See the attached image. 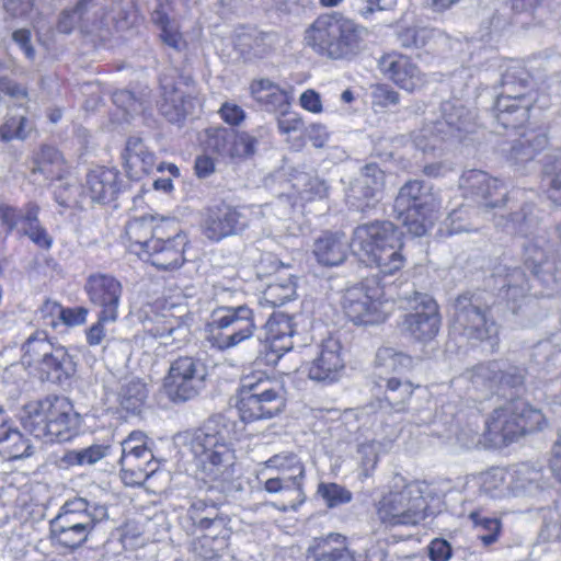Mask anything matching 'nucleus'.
Segmentation results:
<instances>
[{"label":"nucleus","mask_w":561,"mask_h":561,"mask_svg":"<svg viewBox=\"0 0 561 561\" xmlns=\"http://www.w3.org/2000/svg\"><path fill=\"white\" fill-rule=\"evenodd\" d=\"M401 232L390 221H374L357 226L350 249L360 262L392 275L404 265L401 254Z\"/></svg>","instance_id":"obj_1"},{"label":"nucleus","mask_w":561,"mask_h":561,"mask_svg":"<svg viewBox=\"0 0 561 561\" xmlns=\"http://www.w3.org/2000/svg\"><path fill=\"white\" fill-rule=\"evenodd\" d=\"M23 426L46 443L67 442L81 425V416L66 397L49 396L25 408Z\"/></svg>","instance_id":"obj_2"},{"label":"nucleus","mask_w":561,"mask_h":561,"mask_svg":"<svg viewBox=\"0 0 561 561\" xmlns=\"http://www.w3.org/2000/svg\"><path fill=\"white\" fill-rule=\"evenodd\" d=\"M389 490L375 504L379 520L388 526H415L424 520L427 501L425 485L408 481L401 474H394Z\"/></svg>","instance_id":"obj_3"},{"label":"nucleus","mask_w":561,"mask_h":561,"mask_svg":"<svg viewBox=\"0 0 561 561\" xmlns=\"http://www.w3.org/2000/svg\"><path fill=\"white\" fill-rule=\"evenodd\" d=\"M107 517L105 505L91 504L83 497L68 500L50 520L51 539L61 547L76 549L89 539L96 524Z\"/></svg>","instance_id":"obj_4"},{"label":"nucleus","mask_w":561,"mask_h":561,"mask_svg":"<svg viewBox=\"0 0 561 561\" xmlns=\"http://www.w3.org/2000/svg\"><path fill=\"white\" fill-rule=\"evenodd\" d=\"M186 445L203 479L218 481L231 478L236 455L226 433L208 423L190 434Z\"/></svg>","instance_id":"obj_5"},{"label":"nucleus","mask_w":561,"mask_h":561,"mask_svg":"<svg viewBox=\"0 0 561 561\" xmlns=\"http://www.w3.org/2000/svg\"><path fill=\"white\" fill-rule=\"evenodd\" d=\"M502 87L495 102L496 119L505 128H517L528 121L536 102L530 75L518 61H511L502 75Z\"/></svg>","instance_id":"obj_6"},{"label":"nucleus","mask_w":561,"mask_h":561,"mask_svg":"<svg viewBox=\"0 0 561 561\" xmlns=\"http://www.w3.org/2000/svg\"><path fill=\"white\" fill-rule=\"evenodd\" d=\"M286 404V391L276 379L257 371L241 379L237 409L244 422L271 419Z\"/></svg>","instance_id":"obj_7"},{"label":"nucleus","mask_w":561,"mask_h":561,"mask_svg":"<svg viewBox=\"0 0 561 561\" xmlns=\"http://www.w3.org/2000/svg\"><path fill=\"white\" fill-rule=\"evenodd\" d=\"M546 425L542 412L524 400H514L495 409L485 422L489 439L494 445H507Z\"/></svg>","instance_id":"obj_8"},{"label":"nucleus","mask_w":561,"mask_h":561,"mask_svg":"<svg viewBox=\"0 0 561 561\" xmlns=\"http://www.w3.org/2000/svg\"><path fill=\"white\" fill-rule=\"evenodd\" d=\"M439 207L433 187L417 180L405 183L394 202L398 219L415 237L424 236L432 228Z\"/></svg>","instance_id":"obj_9"},{"label":"nucleus","mask_w":561,"mask_h":561,"mask_svg":"<svg viewBox=\"0 0 561 561\" xmlns=\"http://www.w3.org/2000/svg\"><path fill=\"white\" fill-rule=\"evenodd\" d=\"M207 327L208 341L219 351L237 347L256 331L253 310L245 305L215 309Z\"/></svg>","instance_id":"obj_10"},{"label":"nucleus","mask_w":561,"mask_h":561,"mask_svg":"<svg viewBox=\"0 0 561 561\" xmlns=\"http://www.w3.org/2000/svg\"><path fill=\"white\" fill-rule=\"evenodd\" d=\"M148 436L140 431L131 432L122 443L118 460L122 480L126 485H140L158 469L148 446Z\"/></svg>","instance_id":"obj_11"},{"label":"nucleus","mask_w":561,"mask_h":561,"mask_svg":"<svg viewBox=\"0 0 561 561\" xmlns=\"http://www.w3.org/2000/svg\"><path fill=\"white\" fill-rule=\"evenodd\" d=\"M383 290L375 279L346 289L343 308L346 316L358 324H373L386 318Z\"/></svg>","instance_id":"obj_12"},{"label":"nucleus","mask_w":561,"mask_h":561,"mask_svg":"<svg viewBox=\"0 0 561 561\" xmlns=\"http://www.w3.org/2000/svg\"><path fill=\"white\" fill-rule=\"evenodd\" d=\"M405 301L409 312L402 317L401 331L419 342L425 343L433 340L440 324L435 300L427 294L414 293Z\"/></svg>","instance_id":"obj_13"},{"label":"nucleus","mask_w":561,"mask_h":561,"mask_svg":"<svg viewBox=\"0 0 561 561\" xmlns=\"http://www.w3.org/2000/svg\"><path fill=\"white\" fill-rule=\"evenodd\" d=\"M187 243V236L180 230L178 222L169 219L163 228H158L144 259L162 271L180 268L185 262Z\"/></svg>","instance_id":"obj_14"},{"label":"nucleus","mask_w":561,"mask_h":561,"mask_svg":"<svg viewBox=\"0 0 561 561\" xmlns=\"http://www.w3.org/2000/svg\"><path fill=\"white\" fill-rule=\"evenodd\" d=\"M451 329L469 340L489 341L491 346L495 345L499 333L496 323L467 295L455 301Z\"/></svg>","instance_id":"obj_15"},{"label":"nucleus","mask_w":561,"mask_h":561,"mask_svg":"<svg viewBox=\"0 0 561 561\" xmlns=\"http://www.w3.org/2000/svg\"><path fill=\"white\" fill-rule=\"evenodd\" d=\"M463 114L465 108L456 102L442 103V118L426 117L427 123L413 137L415 147L423 152L438 149L443 140L455 137L465 127Z\"/></svg>","instance_id":"obj_16"},{"label":"nucleus","mask_w":561,"mask_h":561,"mask_svg":"<svg viewBox=\"0 0 561 561\" xmlns=\"http://www.w3.org/2000/svg\"><path fill=\"white\" fill-rule=\"evenodd\" d=\"M205 378L206 367L201 360L188 356L179 357L170 366L164 388L173 401H187L204 388Z\"/></svg>","instance_id":"obj_17"},{"label":"nucleus","mask_w":561,"mask_h":561,"mask_svg":"<svg viewBox=\"0 0 561 561\" xmlns=\"http://www.w3.org/2000/svg\"><path fill=\"white\" fill-rule=\"evenodd\" d=\"M39 206L28 202L19 209L0 199V225L8 232L16 231L21 236L28 237L35 244L48 249L51 238L38 219Z\"/></svg>","instance_id":"obj_18"},{"label":"nucleus","mask_w":561,"mask_h":561,"mask_svg":"<svg viewBox=\"0 0 561 561\" xmlns=\"http://www.w3.org/2000/svg\"><path fill=\"white\" fill-rule=\"evenodd\" d=\"M459 187L466 199L485 209L501 208L507 196L504 183L481 170L463 172L459 180Z\"/></svg>","instance_id":"obj_19"},{"label":"nucleus","mask_w":561,"mask_h":561,"mask_svg":"<svg viewBox=\"0 0 561 561\" xmlns=\"http://www.w3.org/2000/svg\"><path fill=\"white\" fill-rule=\"evenodd\" d=\"M344 368L342 345L339 340L333 337H329L318 345L314 357L305 365L309 379L322 383L337 381L342 377Z\"/></svg>","instance_id":"obj_20"},{"label":"nucleus","mask_w":561,"mask_h":561,"mask_svg":"<svg viewBox=\"0 0 561 561\" xmlns=\"http://www.w3.org/2000/svg\"><path fill=\"white\" fill-rule=\"evenodd\" d=\"M84 290L92 305L99 307L104 319H117L123 286L108 274L95 273L88 277Z\"/></svg>","instance_id":"obj_21"},{"label":"nucleus","mask_w":561,"mask_h":561,"mask_svg":"<svg viewBox=\"0 0 561 561\" xmlns=\"http://www.w3.org/2000/svg\"><path fill=\"white\" fill-rule=\"evenodd\" d=\"M247 218L241 210L229 205L208 208L203 220V233L211 241L241 232L247 227Z\"/></svg>","instance_id":"obj_22"},{"label":"nucleus","mask_w":561,"mask_h":561,"mask_svg":"<svg viewBox=\"0 0 561 561\" xmlns=\"http://www.w3.org/2000/svg\"><path fill=\"white\" fill-rule=\"evenodd\" d=\"M379 69L385 77L408 92H413L426 83L425 75L401 54L383 55L379 60Z\"/></svg>","instance_id":"obj_23"},{"label":"nucleus","mask_w":561,"mask_h":561,"mask_svg":"<svg viewBox=\"0 0 561 561\" xmlns=\"http://www.w3.org/2000/svg\"><path fill=\"white\" fill-rule=\"evenodd\" d=\"M383 187V171L377 164H367L351 185L347 202L352 207L364 209L381 197Z\"/></svg>","instance_id":"obj_24"},{"label":"nucleus","mask_w":561,"mask_h":561,"mask_svg":"<svg viewBox=\"0 0 561 561\" xmlns=\"http://www.w3.org/2000/svg\"><path fill=\"white\" fill-rule=\"evenodd\" d=\"M168 220L154 216H142L128 220L124 234L128 251L139 257H145L146 251L156 238L158 228H163Z\"/></svg>","instance_id":"obj_25"},{"label":"nucleus","mask_w":561,"mask_h":561,"mask_svg":"<svg viewBox=\"0 0 561 561\" xmlns=\"http://www.w3.org/2000/svg\"><path fill=\"white\" fill-rule=\"evenodd\" d=\"M205 534L192 543L194 554L202 561H219L229 546L231 529L228 522H214L213 527H204Z\"/></svg>","instance_id":"obj_26"},{"label":"nucleus","mask_w":561,"mask_h":561,"mask_svg":"<svg viewBox=\"0 0 561 561\" xmlns=\"http://www.w3.org/2000/svg\"><path fill=\"white\" fill-rule=\"evenodd\" d=\"M85 193L90 203L112 201L119 191V172L113 168L98 167L85 178Z\"/></svg>","instance_id":"obj_27"},{"label":"nucleus","mask_w":561,"mask_h":561,"mask_svg":"<svg viewBox=\"0 0 561 561\" xmlns=\"http://www.w3.org/2000/svg\"><path fill=\"white\" fill-rule=\"evenodd\" d=\"M250 93L255 102L266 112L286 114L291 95L268 79L255 80L250 85Z\"/></svg>","instance_id":"obj_28"},{"label":"nucleus","mask_w":561,"mask_h":561,"mask_svg":"<svg viewBox=\"0 0 561 561\" xmlns=\"http://www.w3.org/2000/svg\"><path fill=\"white\" fill-rule=\"evenodd\" d=\"M307 561H364L357 560L345 545V538L339 534H330L325 538L316 539L306 553Z\"/></svg>","instance_id":"obj_29"},{"label":"nucleus","mask_w":561,"mask_h":561,"mask_svg":"<svg viewBox=\"0 0 561 561\" xmlns=\"http://www.w3.org/2000/svg\"><path fill=\"white\" fill-rule=\"evenodd\" d=\"M524 377L520 374H503L497 363H488L479 365L471 375L472 386L485 393H493L500 383L511 387L522 385Z\"/></svg>","instance_id":"obj_30"},{"label":"nucleus","mask_w":561,"mask_h":561,"mask_svg":"<svg viewBox=\"0 0 561 561\" xmlns=\"http://www.w3.org/2000/svg\"><path fill=\"white\" fill-rule=\"evenodd\" d=\"M125 168L131 179H139L156 168V156L138 137H130L126 142Z\"/></svg>","instance_id":"obj_31"},{"label":"nucleus","mask_w":561,"mask_h":561,"mask_svg":"<svg viewBox=\"0 0 561 561\" xmlns=\"http://www.w3.org/2000/svg\"><path fill=\"white\" fill-rule=\"evenodd\" d=\"M36 371L42 379L61 383L75 374L76 364L64 346H54Z\"/></svg>","instance_id":"obj_32"},{"label":"nucleus","mask_w":561,"mask_h":561,"mask_svg":"<svg viewBox=\"0 0 561 561\" xmlns=\"http://www.w3.org/2000/svg\"><path fill=\"white\" fill-rule=\"evenodd\" d=\"M316 53L332 59L347 58L360 50V37H307Z\"/></svg>","instance_id":"obj_33"},{"label":"nucleus","mask_w":561,"mask_h":561,"mask_svg":"<svg viewBox=\"0 0 561 561\" xmlns=\"http://www.w3.org/2000/svg\"><path fill=\"white\" fill-rule=\"evenodd\" d=\"M350 244L343 233H324L313 245V253L323 265H339L346 259Z\"/></svg>","instance_id":"obj_34"},{"label":"nucleus","mask_w":561,"mask_h":561,"mask_svg":"<svg viewBox=\"0 0 561 561\" xmlns=\"http://www.w3.org/2000/svg\"><path fill=\"white\" fill-rule=\"evenodd\" d=\"M69 168L62 154L54 147L44 146L34 160L33 176L41 174L46 181H62L69 174ZM37 181V178L34 179Z\"/></svg>","instance_id":"obj_35"},{"label":"nucleus","mask_w":561,"mask_h":561,"mask_svg":"<svg viewBox=\"0 0 561 561\" xmlns=\"http://www.w3.org/2000/svg\"><path fill=\"white\" fill-rule=\"evenodd\" d=\"M147 331L157 339L162 340L165 346L175 344L180 347L188 337V327L172 316H157Z\"/></svg>","instance_id":"obj_36"},{"label":"nucleus","mask_w":561,"mask_h":561,"mask_svg":"<svg viewBox=\"0 0 561 561\" xmlns=\"http://www.w3.org/2000/svg\"><path fill=\"white\" fill-rule=\"evenodd\" d=\"M268 339L275 351H289L293 348L290 339L296 333L294 317L279 312L273 314L266 323Z\"/></svg>","instance_id":"obj_37"},{"label":"nucleus","mask_w":561,"mask_h":561,"mask_svg":"<svg viewBox=\"0 0 561 561\" xmlns=\"http://www.w3.org/2000/svg\"><path fill=\"white\" fill-rule=\"evenodd\" d=\"M305 476H295L294 471H279L276 476H272L264 482V490L268 493L291 492L294 499L289 504V508L296 511L304 501Z\"/></svg>","instance_id":"obj_38"},{"label":"nucleus","mask_w":561,"mask_h":561,"mask_svg":"<svg viewBox=\"0 0 561 561\" xmlns=\"http://www.w3.org/2000/svg\"><path fill=\"white\" fill-rule=\"evenodd\" d=\"M162 89L163 100L160 110L170 122L178 123L193 112L194 100L192 98H186L178 89L169 87L167 83H162Z\"/></svg>","instance_id":"obj_39"},{"label":"nucleus","mask_w":561,"mask_h":561,"mask_svg":"<svg viewBox=\"0 0 561 561\" xmlns=\"http://www.w3.org/2000/svg\"><path fill=\"white\" fill-rule=\"evenodd\" d=\"M54 188L56 203L65 208H83L88 202L84 185L80 187L76 176L67 174Z\"/></svg>","instance_id":"obj_40"},{"label":"nucleus","mask_w":561,"mask_h":561,"mask_svg":"<svg viewBox=\"0 0 561 561\" xmlns=\"http://www.w3.org/2000/svg\"><path fill=\"white\" fill-rule=\"evenodd\" d=\"M502 291V297L507 300V305L513 313H517L526 302L527 293L529 290L528 280L525 273L520 268H513L507 274V283Z\"/></svg>","instance_id":"obj_41"},{"label":"nucleus","mask_w":561,"mask_h":561,"mask_svg":"<svg viewBox=\"0 0 561 561\" xmlns=\"http://www.w3.org/2000/svg\"><path fill=\"white\" fill-rule=\"evenodd\" d=\"M53 348L54 345L47 340L46 332L36 331L22 346V364L36 370Z\"/></svg>","instance_id":"obj_42"},{"label":"nucleus","mask_w":561,"mask_h":561,"mask_svg":"<svg viewBox=\"0 0 561 561\" xmlns=\"http://www.w3.org/2000/svg\"><path fill=\"white\" fill-rule=\"evenodd\" d=\"M148 394L147 385L139 378H126L122 381L117 400L123 409L139 411Z\"/></svg>","instance_id":"obj_43"},{"label":"nucleus","mask_w":561,"mask_h":561,"mask_svg":"<svg viewBox=\"0 0 561 561\" xmlns=\"http://www.w3.org/2000/svg\"><path fill=\"white\" fill-rule=\"evenodd\" d=\"M320 35H355L356 24L340 13L320 15L311 25Z\"/></svg>","instance_id":"obj_44"},{"label":"nucleus","mask_w":561,"mask_h":561,"mask_svg":"<svg viewBox=\"0 0 561 561\" xmlns=\"http://www.w3.org/2000/svg\"><path fill=\"white\" fill-rule=\"evenodd\" d=\"M507 476L511 479L508 488L514 495L531 494L539 489L541 473L528 465L518 466Z\"/></svg>","instance_id":"obj_45"},{"label":"nucleus","mask_w":561,"mask_h":561,"mask_svg":"<svg viewBox=\"0 0 561 561\" xmlns=\"http://www.w3.org/2000/svg\"><path fill=\"white\" fill-rule=\"evenodd\" d=\"M291 187L295 195L301 201L308 202L313 198H322L327 195L328 185L317 176L305 172H298L293 175Z\"/></svg>","instance_id":"obj_46"},{"label":"nucleus","mask_w":561,"mask_h":561,"mask_svg":"<svg viewBox=\"0 0 561 561\" xmlns=\"http://www.w3.org/2000/svg\"><path fill=\"white\" fill-rule=\"evenodd\" d=\"M296 295V283L291 274L285 273L284 276L270 283L263 293V299L273 307L282 306L291 300Z\"/></svg>","instance_id":"obj_47"},{"label":"nucleus","mask_w":561,"mask_h":561,"mask_svg":"<svg viewBox=\"0 0 561 561\" xmlns=\"http://www.w3.org/2000/svg\"><path fill=\"white\" fill-rule=\"evenodd\" d=\"M468 517L484 546H490L497 541L502 528L499 518L488 516L482 511H471Z\"/></svg>","instance_id":"obj_48"},{"label":"nucleus","mask_w":561,"mask_h":561,"mask_svg":"<svg viewBox=\"0 0 561 561\" xmlns=\"http://www.w3.org/2000/svg\"><path fill=\"white\" fill-rule=\"evenodd\" d=\"M376 366L385 371L401 373L413 366V358L392 347H381L376 354Z\"/></svg>","instance_id":"obj_49"},{"label":"nucleus","mask_w":561,"mask_h":561,"mask_svg":"<svg viewBox=\"0 0 561 561\" xmlns=\"http://www.w3.org/2000/svg\"><path fill=\"white\" fill-rule=\"evenodd\" d=\"M265 471H294L295 476H305V465L293 451L278 453L262 463L261 473Z\"/></svg>","instance_id":"obj_50"},{"label":"nucleus","mask_w":561,"mask_h":561,"mask_svg":"<svg viewBox=\"0 0 561 561\" xmlns=\"http://www.w3.org/2000/svg\"><path fill=\"white\" fill-rule=\"evenodd\" d=\"M188 515L192 522L199 528L211 526L214 522H228L225 517L218 515L214 503H208L205 499L196 497L191 502Z\"/></svg>","instance_id":"obj_51"},{"label":"nucleus","mask_w":561,"mask_h":561,"mask_svg":"<svg viewBox=\"0 0 561 561\" xmlns=\"http://www.w3.org/2000/svg\"><path fill=\"white\" fill-rule=\"evenodd\" d=\"M542 183L549 197L561 205V157H549L543 167Z\"/></svg>","instance_id":"obj_52"},{"label":"nucleus","mask_w":561,"mask_h":561,"mask_svg":"<svg viewBox=\"0 0 561 561\" xmlns=\"http://www.w3.org/2000/svg\"><path fill=\"white\" fill-rule=\"evenodd\" d=\"M546 145L547 138L541 134L520 138L513 145L511 158L516 162L529 161L535 157L537 151L545 148Z\"/></svg>","instance_id":"obj_53"},{"label":"nucleus","mask_w":561,"mask_h":561,"mask_svg":"<svg viewBox=\"0 0 561 561\" xmlns=\"http://www.w3.org/2000/svg\"><path fill=\"white\" fill-rule=\"evenodd\" d=\"M228 147L221 152L232 158H245L254 153L256 140L248 133L227 134Z\"/></svg>","instance_id":"obj_54"},{"label":"nucleus","mask_w":561,"mask_h":561,"mask_svg":"<svg viewBox=\"0 0 561 561\" xmlns=\"http://www.w3.org/2000/svg\"><path fill=\"white\" fill-rule=\"evenodd\" d=\"M525 264L536 276L542 277L546 282L548 279L545 278V275L551 274L553 270V263L547 257L545 251L535 244L525 247Z\"/></svg>","instance_id":"obj_55"},{"label":"nucleus","mask_w":561,"mask_h":561,"mask_svg":"<svg viewBox=\"0 0 561 561\" xmlns=\"http://www.w3.org/2000/svg\"><path fill=\"white\" fill-rule=\"evenodd\" d=\"M31 129L32 126L25 115H12L8 117L0 127V138L4 141H10L12 139H25Z\"/></svg>","instance_id":"obj_56"},{"label":"nucleus","mask_w":561,"mask_h":561,"mask_svg":"<svg viewBox=\"0 0 561 561\" xmlns=\"http://www.w3.org/2000/svg\"><path fill=\"white\" fill-rule=\"evenodd\" d=\"M231 44L238 47L237 57L250 60L255 57H262L267 48L263 43V37H226Z\"/></svg>","instance_id":"obj_57"},{"label":"nucleus","mask_w":561,"mask_h":561,"mask_svg":"<svg viewBox=\"0 0 561 561\" xmlns=\"http://www.w3.org/2000/svg\"><path fill=\"white\" fill-rule=\"evenodd\" d=\"M317 493L332 508L352 501V492L337 483H320Z\"/></svg>","instance_id":"obj_58"},{"label":"nucleus","mask_w":561,"mask_h":561,"mask_svg":"<svg viewBox=\"0 0 561 561\" xmlns=\"http://www.w3.org/2000/svg\"><path fill=\"white\" fill-rule=\"evenodd\" d=\"M507 472L503 469H492L481 478V489L491 497H501L506 491Z\"/></svg>","instance_id":"obj_59"},{"label":"nucleus","mask_w":561,"mask_h":561,"mask_svg":"<svg viewBox=\"0 0 561 561\" xmlns=\"http://www.w3.org/2000/svg\"><path fill=\"white\" fill-rule=\"evenodd\" d=\"M110 453L107 445H92L79 450H72L68 454V459L73 465L84 466L94 465Z\"/></svg>","instance_id":"obj_60"},{"label":"nucleus","mask_w":561,"mask_h":561,"mask_svg":"<svg viewBox=\"0 0 561 561\" xmlns=\"http://www.w3.org/2000/svg\"><path fill=\"white\" fill-rule=\"evenodd\" d=\"M381 444L376 440H369L358 446L359 465L362 474L368 478L377 466Z\"/></svg>","instance_id":"obj_61"},{"label":"nucleus","mask_w":561,"mask_h":561,"mask_svg":"<svg viewBox=\"0 0 561 561\" xmlns=\"http://www.w3.org/2000/svg\"><path fill=\"white\" fill-rule=\"evenodd\" d=\"M7 437L8 442L2 445V450L7 453L9 457L22 458L31 455L28 453V449L31 448L28 442L18 430H14Z\"/></svg>","instance_id":"obj_62"},{"label":"nucleus","mask_w":561,"mask_h":561,"mask_svg":"<svg viewBox=\"0 0 561 561\" xmlns=\"http://www.w3.org/2000/svg\"><path fill=\"white\" fill-rule=\"evenodd\" d=\"M447 226L449 234H458L473 230V226L469 222V210L461 206L450 211L447 217Z\"/></svg>","instance_id":"obj_63"},{"label":"nucleus","mask_w":561,"mask_h":561,"mask_svg":"<svg viewBox=\"0 0 561 561\" xmlns=\"http://www.w3.org/2000/svg\"><path fill=\"white\" fill-rule=\"evenodd\" d=\"M546 0H512V9L524 16H517L514 24H527L535 19V12Z\"/></svg>","instance_id":"obj_64"}]
</instances>
